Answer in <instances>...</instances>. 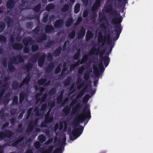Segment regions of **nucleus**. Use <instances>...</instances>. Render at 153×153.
Instances as JSON below:
<instances>
[{"instance_id":"nucleus-45","label":"nucleus","mask_w":153,"mask_h":153,"mask_svg":"<svg viewBox=\"0 0 153 153\" xmlns=\"http://www.w3.org/2000/svg\"><path fill=\"white\" fill-rule=\"evenodd\" d=\"M63 94L61 93L56 98L57 103L58 104H60L62 101L63 98Z\"/></svg>"},{"instance_id":"nucleus-22","label":"nucleus","mask_w":153,"mask_h":153,"mask_svg":"<svg viewBox=\"0 0 153 153\" xmlns=\"http://www.w3.org/2000/svg\"><path fill=\"white\" fill-rule=\"evenodd\" d=\"M62 50V48L61 46H59L52 53V55L54 57L59 56L61 54Z\"/></svg>"},{"instance_id":"nucleus-44","label":"nucleus","mask_w":153,"mask_h":153,"mask_svg":"<svg viewBox=\"0 0 153 153\" xmlns=\"http://www.w3.org/2000/svg\"><path fill=\"white\" fill-rule=\"evenodd\" d=\"M91 97V96H90V94H86L83 98V103H86Z\"/></svg>"},{"instance_id":"nucleus-15","label":"nucleus","mask_w":153,"mask_h":153,"mask_svg":"<svg viewBox=\"0 0 153 153\" xmlns=\"http://www.w3.org/2000/svg\"><path fill=\"white\" fill-rule=\"evenodd\" d=\"M64 24V20L63 19H59L56 20L54 24V26L56 28H61L63 27Z\"/></svg>"},{"instance_id":"nucleus-49","label":"nucleus","mask_w":153,"mask_h":153,"mask_svg":"<svg viewBox=\"0 0 153 153\" xmlns=\"http://www.w3.org/2000/svg\"><path fill=\"white\" fill-rule=\"evenodd\" d=\"M47 81L46 78H42L38 80V83L39 85H42L45 84Z\"/></svg>"},{"instance_id":"nucleus-29","label":"nucleus","mask_w":153,"mask_h":153,"mask_svg":"<svg viewBox=\"0 0 153 153\" xmlns=\"http://www.w3.org/2000/svg\"><path fill=\"white\" fill-rule=\"evenodd\" d=\"M30 79V74H27L26 76L22 82L24 84L26 85L28 84Z\"/></svg>"},{"instance_id":"nucleus-56","label":"nucleus","mask_w":153,"mask_h":153,"mask_svg":"<svg viewBox=\"0 0 153 153\" xmlns=\"http://www.w3.org/2000/svg\"><path fill=\"white\" fill-rule=\"evenodd\" d=\"M33 23L32 22H28L26 23L27 27L29 29H31L33 27Z\"/></svg>"},{"instance_id":"nucleus-32","label":"nucleus","mask_w":153,"mask_h":153,"mask_svg":"<svg viewBox=\"0 0 153 153\" xmlns=\"http://www.w3.org/2000/svg\"><path fill=\"white\" fill-rule=\"evenodd\" d=\"M41 8V5L40 4H39L34 6L32 9L35 12L39 13L40 10Z\"/></svg>"},{"instance_id":"nucleus-38","label":"nucleus","mask_w":153,"mask_h":153,"mask_svg":"<svg viewBox=\"0 0 153 153\" xmlns=\"http://www.w3.org/2000/svg\"><path fill=\"white\" fill-rule=\"evenodd\" d=\"M54 44L55 42L54 41L50 40H48L45 44V46L46 48H51L53 45H54Z\"/></svg>"},{"instance_id":"nucleus-28","label":"nucleus","mask_w":153,"mask_h":153,"mask_svg":"<svg viewBox=\"0 0 153 153\" xmlns=\"http://www.w3.org/2000/svg\"><path fill=\"white\" fill-rule=\"evenodd\" d=\"M66 65V63H64L63 64V67L62 69V71L61 72L60 74L59 75V77L61 76H64V77L66 74V71L68 70L67 68L65 66Z\"/></svg>"},{"instance_id":"nucleus-53","label":"nucleus","mask_w":153,"mask_h":153,"mask_svg":"<svg viewBox=\"0 0 153 153\" xmlns=\"http://www.w3.org/2000/svg\"><path fill=\"white\" fill-rule=\"evenodd\" d=\"M76 33L74 30H73L68 34V37L70 39H74L75 37Z\"/></svg>"},{"instance_id":"nucleus-37","label":"nucleus","mask_w":153,"mask_h":153,"mask_svg":"<svg viewBox=\"0 0 153 153\" xmlns=\"http://www.w3.org/2000/svg\"><path fill=\"white\" fill-rule=\"evenodd\" d=\"M19 85V83L17 81L15 80L14 81L12 85V89L14 90L17 89Z\"/></svg>"},{"instance_id":"nucleus-12","label":"nucleus","mask_w":153,"mask_h":153,"mask_svg":"<svg viewBox=\"0 0 153 153\" xmlns=\"http://www.w3.org/2000/svg\"><path fill=\"white\" fill-rule=\"evenodd\" d=\"M50 110L49 111L45 114V121L47 123H49L52 122L53 120V116L50 113Z\"/></svg>"},{"instance_id":"nucleus-39","label":"nucleus","mask_w":153,"mask_h":153,"mask_svg":"<svg viewBox=\"0 0 153 153\" xmlns=\"http://www.w3.org/2000/svg\"><path fill=\"white\" fill-rule=\"evenodd\" d=\"M55 8L54 5L52 3L49 4L46 7V10L48 11H49Z\"/></svg>"},{"instance_id":"nucleus-54","label":"nucleus","mask_w":153,"mask_h":153,"mask_svg":"<svg viewBox=\"0 0 153 153\" xmlns=\"http://www.w3.org/2000/svg\"><path fill=\"white\" fill-rule=\"evenodd\" d=\"M76 87H75L74 84L72 85L70 87L69 90V93L71 94L74 92L76 90Z\"/></svg>"},{"instance_id":"nucleus-62","label":"nucleus","mask_w":153,"mask_h":153,"mask_svg":"<svg viewBox=\"0 0 153 153\" xmlns=\"http://www.w3.org/2000/svg\"><path fill=\"white\" fill-rule=\"evenodd\" d=\"M88 59V57L86 55L84 56L83 58L81 59V60L80 61L81 62V64H82L84 62H86Z\"/></svg>"},{"instance_id":"nucleus-46","label":"nucleus","mask_w":153,"mask_h":153,"mask_svg":"<svg viewBox=\"0 0 153 153\" xmlns=\"http://www.w3.org/2000/svg\"><path fill=\"white\" fill-rule=\"evenodd\" d=\"M6 27L5 23L3 22H0V33H2Z\"/></svg>"},{"instance_id":"nucleus-26","label":"nucleus","mask_w":153,"mask_h":153,"mask_svg":"<svg viewBox=\"0 0 153 153\" xmlns=\"http://www.w3.org/2000/svg\"><path fill=\"white\" fill-rule=\"evenodd\" d=\"M82 107V105L79 103L77 104L75 106V108H74L72 110V113L74 114H75L76 113H79V109Z\"/></svg>"},{"instance_id":"nucleus-48","label":"nucleus","mask_w":153,"mask_h":153,"mask_svg":"<svg viewBox=\"0 0 153 153\" xmlns=\"http://www.w3.org/2000/svg\"><path fill=\"white\" fill-rule=\"evenodd\" d=\"M69 9V5L67 4H65L63 7L61 9V11L63 12H67Z\"/></svg>"},{"instance_id":"nucleus-2","label":"nucleus","mask_w":153,"mask_h":153,"mask_svg":"<svg viewBox=\"0 0 153 153\" xmlns=\"http://www.w3.org/2000/svg\"><path fill=\"white\" fill-rule=\"evenodd\" d=\"M110 14L112 16L114 15L112 19V22L114 25V31L116 33L114 39L117 40L119 38L122 30L121 23L123 18L120 15V14L117 13V11L115 10L112 11Z\"/></svg>"},{"instance_id":"nucleus-52","label":"nucleus","mask_w":153,"mask_h":153,"mask_svg":"<svg viewBox=\"0 0 153 153\" xmlns=\"http://www.w3.org/2000/svg\"><path fill=\"white\" fill-rule=\"evenodd\" d=\"M56 89L55 88H53L50 89L48 92V94L50 96H52L53 95L56 94Z\"/></svg>"},{"instance_id":"nucleus-47","label":"nucleus","mask_w":153,"mask_h":153,"mask_svg":"<svg viewBox=\"0 0 153 153\" xmlns=\"http://www.w3.org/2000/svg\"><path fill=\"white\" fill-rule=\"evenodd\" d=\"M38 140L42 143H43L45 141L46 138L44 135L42 134L38 136Z\"/></svg>"},{"instance_id":"nucleus-60","label":"nucleus","mask_w":153,"mask_h":153,"mask_svg":"<svg viewBox=\"0 0 153 153\" xmlns=\"http://www.w3.org/2000/svg\"><path fill=\"white\" fill-rule=\"evenodd\" d=\"M33 109V108H30L28 110L27 113V116L26 117V119H28L30 117Z\"/></svg>"},{"instance_id":"nucleus-17","label":"nucleus","mask_w":153,"mask_h":153,"mask_svg":"<svg viewBox=\"0 0 153 153\" xmlns=\"http://www.w3.org/2000/svg\"><path fill=\"white\" fill-rule=\"evenodd\" d=\"M12 48L14 50L20 51L23 49L24 47L23 44L22 43L15 42L12 45Z\"/></svg>"},{"instance_id":"nucleus-61","label":"nucleus","mask_w":153,"mask_h":153,"mask_svg":"<svg viewBox=\"0 0 153 153\" xmlns=\"http://www.w3.org/2000/svg\"><path fill=\"white\" fill-rule=\"evenodd\" d=\"M112 9V7L111 5H108L105 8V11L107 13H108L111 11Z\"/></svg>"},{"instance_id":"nucleus-27","label":"nucleus","mask_w":153,"mask_h":153,"mask_svg":"<svg viewBox=\"0 0 153 153\" xmlns=\"http://www.w3.org/2000/svg\"><path fill=\"white\" fill-rule=\"evenodd\" d=\"M71 108L70 106L67 105L62 109V111L65 115H68L70 112Z\"/></svg>"},{"instance_id":"nucleus-30","label":"nucleus","mask_w":153,"mask_h":153,"mask_svg":"<svg viewBox=\"0 0 153 153\" xmlns=\"http://www.w3.org/2000/svg\"><path fill=\"white\" fill-rule=\"evenodd\" d=\"M93 35L92 32L88 31L87 32L86 35V41H88L93 37Z\"/></svg>"},{"instance_id":"nucleus-64","label":"nucleus","mask_w":153,"mask_h":153,"mask_svg":"<svg viewBox=\"0 0 153 153\" xmlns=\"http://www.w3.org/2000/svg\"><path fill=\"white\" fill-rule=\"evenodd\" d=\"M9 124L8 122H6L4 123L1 127V129L3 130L4 129H6L7 128L8 126H9Z\"/></svg>"},{"instance_id":"nucleus-42","label":"nucleus","mask_w":153,"mask_h":153,"mask_svg":"<svg viewBox=\"0 0 153 153\" xmlns=\"http://www.w3.org/2000/svg\"><path fill=\"white\" fill-rule=\"evenodd\" d=\"M80 8V5L79 3H76L74 7V12L75 14L77 13L79 11Z\"/></svg>"},{"instance_id":"nucleus-7","label":"nucleus","mask_w":153,"mask_h":153,"mask_svg":"<svg viewBox=\"0 0 153 153\" xmlns=\"http://www.w3.org/2000/svg\"><path fill=\"white\" fill-rule=\"evenodd\" d=\"M98 67L100 70V71L97 66L93 65L94 72L96 76L98 78L100 74H102L105 70L103 65L102 63H100L98 64Z\"/></svg>"},{"instance_id":"nucleus-34","label":"nucleus","mask_w":153,"mask_h":153,"mask_svg":"<svg viewBox=\"0 0 153 153\" xmlns=\"http://www.w3.org/2000/svg\"><path fill=\"white\" fill-rule=\"evenodd\" d=\"M54 67V64L53 63H51L49 64L45 69L46 72L49 73H50Z\"/></svg>"},{"instance_id":"nucleus-35","label":"nucleus","mask_w":153,"mask_h":153,"mask_svg":"<svg viewBox=\"0 0 153 153\" xmlns=\"http://www.w3.org/2000/svg\"><path fill=\"white\" fill-rule=\"evenodd\" d=\"M80 51V49H78L77 52H76L74 55L73 58L74 60H77L80 58L81 56Z\"/></svg>"},{"instance_id":"nucleus-59","label":"nucleus","mask_w":153,"mask_h":153,"mask_svg":"<svg viewBox=\"0 0 153 153\" xmlns=\"http://www.w3.org/2000/svg\"><path fill=\"white\" fill-rule=\"evenodd\" d=\"M53 146H50L48 149L44 151L42 153H51L53 149Z\"/></svg>"},{"instance_id":"nucleus-58","label":"nucleus","mask_w":153,"mask_h":153,"mask_svg":"<svg viewBox=\"0 0 153 153\" xmlns=\"http://www.w3.org/2000/svg\"><path fill=\"white\" fill-rule=\"evenodd\" d=\"M18 98L17 96H15L13 100L12 104L13 105H17L18 104Z\"/></svg>"},{"instance_id":"nucleus-55","label":"nucleus","mask_w":153,"mask_h":153,"mask_svg":"<svg viewBox=\"0 0 153 153\" xmlns=\"http://www.w3.org/2000/svg\"><path fill=\"white\" fill-rule=\"evenodd\" d=\"M85 69V66L83 65H81L80 68L78 70V73L79 74H82L83 71Z\"/></svg>"},{"instance_id":"nucleus-16","label":"nucleus","mask_w":153,"mask_h":153,"mask_svg":"<svg viewBox=\"0 0 153 153\" xmlns=\"http://www.w3.org/2000/svg\"><path fill=\"white\" fill-rule=\"evenodd\" d=\"M16 2L14 0H9L6 3V6L7 9L12 10L14 8Z\"/></svg>"},{"instance_id":"nucleus-10","label":"nucleus","mask_w":153,"mask_h":153,"mask_svg":"<svg viewBox=\"0 0 153 153\" xmlns=\"http://www.w3.org/2000/svg\"><path fill=\"white\" fill-rule=\"evenodd\" d=\"M47 38V35L45 33H42L39 34V36L36 37L35 40L37 43H42Z\"/></svg>"},{"instance_id":"nucleus-40","label":"nucleus","mask_w":153,"mask_h":153,"mask_svg":"<svg viewBox=\"0 0 153 153\" xmlns=\"http://www.w3.org/2000/svg\"><path fill=\"white\" fill-rule=\"evenodd\" d=\"M39 56V53H37L33 55L31 58L30 60L31 62H35L37 60V59Z\"/></svg>"},{"instance_id":"nucleus-23","label":"nucleus","mask_w":153,"mask_h":153,"mask_svg":"<svg viewBox=\"0 0 153 153\" xmlns=\"http://www.w3.org/2000/svg\"><path fill=\"white\" fill-rule=\"evenodd\" d=\"M27 97V94L24 92H22L19 94V102L21 104L24 100L25 98Z\"/></svg>"},{"instance_id":"nucleus-18","label":"nucleus","mask_w":153,"mask_h":153,"mask_svg":"<svg viewBox=\"0 0 153 153\" xmlns=\"http://www.w3.org/2000/svg\"><path fill=\"white\" fill-rule=\"evenodd\" d=\"M45 31L46 33H51L54 32V28L51 25H47L45 27Z\"/></svg>"},{"instance_id":"nucleus-51","label":"nucleus","mask_w":153,"mask_h":153,"mask_svg":"<svg viewBox=\"0 0 153 153\" xmlns=\"http://www.w3.org/2000/svg\"><path fill=\"white\" fill-rule=\"evenodd\" d=\"M99 17L100 19L99 20L100 22H101L102 20L106 21L107 19L106 17L103 14H99Z\"/></svg>"},{"instance_id":"nucleus-9","label":"nucleus","mask_w":153,"mask_h":153,"mask_svg":"<svg viewBox=\"0 0 153 153\" xmlns=\"http://www.w3.org/2000/svg\"><path fill=\"white\" fill-rule=\"evenodd\" d=\"M38 123V120H35L33 121H31L28 124L26 131L27 133H30L32 131L35 129V127Z\"/></svg>"},{"instance_id":"nucleus-3","label":"nucleus","mask_w":153,"mask_h":153,"mask_svg":"<svg viewBox=\"0 0 153 153\" xmlns=\"http://www.w3.org/2000/svg\"><path fill=\"white\" fill-rule=\"evenodd\" d=\"M25 58V56H22L18 54L16 56H13L10 59L8 65L9 71L11 72H14L15 70V67L13 65H18L19 63H23Z\"/></svg>"},{"instance_id":"nucleus-31","label":"nucleus","mask_w":153,"mask_h":153,"mask_svg":"<svg viewBox=\"0 0 153 153\" xmlns=\"http://www.w3.org/2000/svg\"><path fill=\"white\" fill-rule=\"evenodd\" d=\"M73 20L72 18L70 17L67 19L66 21L65 25L68 27H70L72 24L73 22Z\"/></svg>"},{"instance_id":"nucleus-19","label":"nucleus","mask_w":153,"mask_h":153,"mask_svg":"<svg viewBox=\"0 0 153 153\" xmlns=\"http://www.w3.org/2000/svg\"><path fill=\"white\" fill-rule=\"evenodd\" d=\"M101 0H96L94 3L92 7V11L96 10L100 7L101 5Z\"/></svg>"},{"instance_id":"nucleus-14","label":"nucleus","mask_w":153,"mask_h":153,"mask_svg":"<svg viewBox=\"0 0 153 153\" xmlns=\"http://www.w3.org/2000/svg\"><path fill=\"white\" fill-rule=\"evenodd\" d=\"M105 36L104 37L101 33H99L97 38V41L99 43L102 44L100 46L101 47H102L104 45L105 43Z\"/></svg>"},{"instance_id":"nucleus-11","label":"nucleus","mask_w":153,"mask_h":153,"mask_svg":"<svg viewBox=\"0 0 153 153\" xmlns=\"http://www.w3.org/2000/svg\"><path fill=\"white\" fill-rule=\"evenodd\" d=\"M46 56V54L45 53H43L41 56L39 55L38 61V65L39 67H42L43 66Z\"/></svg>"},{"instance_id":"nucleus-33","label":"nucleus","mask_w":153,"mask_h":153,"mask_svg":"<svg viewBox=\"0 0 153 153\" xmlns=\"http://www.w3.org/2000/svg\"><path fill=\"white\" fill-rule=\"evenodd\" d=\"M72 79L70 76H68L66 79L64 80L63 84L65 86H68L70 84Z\"/></svg>"},{"instance_id":"nucleus-1","label":"nucleus","mask_w":153,"mask_h":153,"mask_svg":"<svg viewBox=\"0 0 153 153\" xmlns=\"http://www.w3.org/2000/svg\"><path fill=\"white\" fill-rule=\"evenodd\" d=\"M79 118L75 119L72 124L74 129L72 131L71 135H70V139L72 140L76 139L82 133L84 127L80 125H78L79 123L85 121L87 119V122L91 117V111L87 105L85 106L82 112L78 115Z\"/></svg>"},{"instance_id":"nucleus-4","label":"nucleus","mask_w":153,"mask_h":153,"mask_svg":"<svg viewBox=\"0 0 153 153\" xmlns=\"http://www.w3.org/2000/svg\"><path fill=\"white\" fill-rule=\"evenodd\" d=\"M92 68H91L87 70L85 73L84 75V78L85 80L82 82V83L81 84V86H77V88L78 89H80L81 88L82 86H85L86 87L87 85H89L91 83V81H90V74L92 72ZM86 88V87H85Z\"/></svg>"},{"instance_id":"nucleus-43","label":"nucleus","mask_w":153,"mask_h":153,"mask_svg":"<svg viewBox=\"0 0 153 153\" xmlns=\"http://www.w3.org/2000/svg\"><path fill=\"white\" fill-rule=\"evenodd\" d=\"M40 27L39 26H37L33 30H32V32L33 34H38V33L40 31Z\"/></svg>"},{"instance_id":"nucleus-50","label":"nucleus","mask_w":153,"mask_h":153,"mask_svg":"<svg viewBox=\"0 0 153 153\" xmlns=\"http://www.w3.org/2000/svg\"><path fill=\"white\" fill-rule=\"evenodd\" d=\"M39 47L37 44L32 45L31 46V50L33 52H36L39 49Z\"/></svg>"},{"instance_id":"nucleus-41","label":"nucleus","mask_w":153,"mask_h":153,"mask_svg":"<svg viewBox=\"0 0 153 153\" xmlns=\"http://www.w3.org/2000/svg\"><path fill=\"white\" fill-rule=\"evenodd\" d=\"M49 14L47 12H45L43 15V17L42 19V22L43 23H46L48 19Z\"/></svg>"},{"instance_id":"nucleus-24","label":"nucleus","mask_w":153,"mask_h":153,"mask_svg":"<svg viewBox=\"0 0 153 153\" xmlns=\"http://www.w3.org/2000/svg\"><path fill=\"white\" fill-rule=\"evenodd\" d=\"M4 20L6 22L8 27H10L12 26L13 24V21L11 17L7 16L5 17Z\"/></svg>"},{"instance_id":"nucleus-36","label":"nucleus","mask_w":153,"mask_h":153,"mask_svg":"<svg viewBox=\"0 0 153 153\" xmlns=\"http://www.w3.org/2000/svg\"><path fill=\"white\" fill-rule=\"evenodd\" d=\"M23 139V137L19 138L12 143V146L13 147H16Z\"/></svg>"},{"instance_id":"nucleus-6","label":"nucleus","mask_w":153,"mask_h":153,"mask_svg":"<svg viewBox=\"0 0 153 153\" xmlns=\"http://www.w3.org/2000/svg\"><path fill=\"white\" fill-rule=\"evenodd\" d=\"M13 132L8 129L0 131V139L4 140L5 138H10L14 135Z\"/></svg>"},{"instance_id":"nucleus-20","label":"nucleus","mask_w":153,"mask_h":153,"mask_svg":"<svg viewBox=\"0 0 153 153\" xmlns=\"http://www.w3.org/2000/svg\"><path fill=\"white\" fill-rule=\"evenodd\" d=\"M85 33V29L83 27H82L77 34L78 39H82Z\"/></svg>"},{"instance_id":"nucleus-25","label":"nucleus","mask_w":153,"mask_h":153,"mask_svg":"<svg viewBox=\"0 0 153 153\" xmlns=\"http://www.w3.org/2000/svg\"><path fill=\"white\" fill-rule=\"evenodd\" d=\"M33 66L32 63L30 62H28L25 64L23 67L24 70H27V72H29L30 71Z\"/></svg>"},{"instance_id":"nucleus-13","label":"nucleus","mask_w":153,"mask_h":153,"mask_svg":"<svg viewBox=\"0 0 153 153\" xmlns=\"http://www.w3.org/2000/svg\"><path fill=\"white\" fill-rule=\"evenodd\" d=\"M112 41L111 39V35L110 33H108L107 36L106 43L108 45L110 46L108 48V53H111L114 47V45H112Z\"/></svg>"},{"instance_id":"nucleus-21","label":"nucleus","mask_w":153,"mask_h":153,"mask_svg":"<svg viewBox=\"0 0 153 153\" xmlns=\"http://www.w3.org/2000/svg\"><path fill=\"white\" fill-rule=\"evenodd\" d=\"M100 61L103 62L105 67H106L108 65L109 63V57L104 56L103 57H102L100 59Z\"/></svg>"},{"instance_id":"nucleus-57","label":"nucleus","mask_w":153,"mask_h":153,"mask_svg":"<svg viewBox=\"0 0 153 153\" xmlns=\"http://www.w3.org/2000/svg\"><path fill=\"white\" fill-rule=\"evenodd\" d=\"M48 96V94L47 93H45L42 95L41 99V103L44 102L45 101Z\"/></svg>"},{"instance_id":"nucleus-63","label":"nucleus","mask_w":153,"mask_h":153,"mask_svg":"<svg viewBox=\"0 0 153 153\" xmlns=\"http://www.w3.org/2000/svg\"><path fill=\"white\" fill-rule=\"evenodd\" d=\"M88 13H89V11L88 10L86 9L83 12V15H82L83 17L84 18H86L88 16Z\"/></svg>"},{"instance_id":"nucleus-8","label":"nucleus","mask_w":153,"mask_h":153,"mask_svg":"<svg viewBox=\"0 0 153 153\" xmlns=\"http://www.w3.org/2000/svg\"><path fill=\"white\" fill-rule=\"evenodd\" d=\"M100 47H99L98 48L95 47H93L91 50L90 54L91 55H93L95 54L96 55H98L99 54V58L100 59L103 57V54L104 52V51H100Z\"/></svg>"},{"instance_id":"nucleus-5","label":"nucleus","mask_w":153,"mask_h":153,"mask_svg":"<svg viewBox=\"0 0 153 153\" xmlns=\"http://www.w3.org/2000/svg\"><path fill=\"white\" fill-rule=\"evenodd\" d=\"M22 42L25 46L23 49L24 53H29L30 49L29 48L27 47L29 45H31L33 43V40L31 37L28 36L27 37H25L23 38Z\"/></svg>"}]
</instances>
